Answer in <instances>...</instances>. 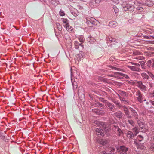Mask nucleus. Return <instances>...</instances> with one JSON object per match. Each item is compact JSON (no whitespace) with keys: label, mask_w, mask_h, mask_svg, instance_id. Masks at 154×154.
<instances>
[{"label":"nucleus","mask_w":154,"mask_h":154,"mask_svg":"<svg viewBox=\"0 0 154 154\" xmlns=\"http://www.w3.org/2000/svg\"><path fill=\"white\" fill-rule=\"evenodd\" d=\"M122 108L123 110L126 118L128 119H131L132 117L134 118V119L137 120H138V114L137 112L134 109L132 108H130V110L132 116L130 114V112L128 109L124 105L123 106Z\"/></svg>","instance_id":"nucleus-1"},{"label":"nucleus","mask_w":154,"mask_h":154,"mask_svg":"<svg viewBox=\"0 0 154 154\" xmlns=\"http://www.w3.org/2000/svg\"><path fill=\"white\" fill-rule=\"evenodd\" d=\"M86 23L90 27H92L94 26H98L100 23L93 17H87L86 18Z\"/></svg>","instance_id":"nucleus-2"},{"label":"nucleus","mask_w":154,"mask_h":154,"mask_svg":"<svg viewBox=\"0 0 154 154\" xmlns=\"http://www.w3.org/2000/svg\"><path fill=\"white\" fill-rule=\"evenodd\" d=\"M129 63L134 65V66H127V67L129 68L131 71L137 72H140L141 71V69L140 68V66L139 63L132 62H130Z\"/></svg>","instance_id":"nucleus-3"},{"label":"nucleus","mask_w":154,"mask_h":154,"mask_svg":"<svg viewBox=\"0 0 154 154\" xmlns=\"http://www.w3.org/2000/svg\"><path fill=\"white\" fill-rule=\"evenodd\" d=\"M135 95L137 97V98L139 102L141 103L143 101H145L146 100V99L144 100L143 94L139 90L137 91L136 92Z\"/></svg>","instance_id":"nucleus-4"},{"label":"nucleus","mask_w":154,"mask_h":154,"mask_svg":"<svg viewBox=\"0 0 154 154\" xmlns=\"http://www.w3.org/2000/svg\"><path fill=\"white\" fill-rule=\"evenodd\" d=\"M119 154H127V152L128 150V148L124 146H120L117 148Z\"/></svg>","instance_id":"nucleus-5"},{"label":"nucleus","mask_w":154,"mask_h":154,"mask_svg":"<svg viewBox=\"0 0 154 154\" xmlns=\"http://www.w3.org/2000/svg\"><path fill=\"white\" fill-rule=\"evenodd\" d=\"M71 78L73 77L76 79H79L80 78L79 72L76 70L72 69V68H71Z\"/></svg>","instance_id":"nucleus-6"},{"label":"nucleus","mask_w":154,"mask_h":154,"mask_svg":"<svg viewBox=\"0 0 154 154\" xmlns=\"http://www.w3.org/2000/svg\"><path fill=\"white\" fill-rule=\"evenodd\" d=\"M137 122L139 126V129L140 131L142 132H145L146 130L145 127V125L143 122L139 120H137Z\"/></svg>","instance_id":"nucleus-7"},{"label":"nucleus","mask_w":154,"mask_h":154,"mask_svg":"<svg viewBox=\"0 0 154 154\" xmlns=\"http://www.w3.org/2000/svg\"><path fill=\"white\" fill-rule=\"evenodd\" d=\"M124 10L125 11H129L130 12H132L134 11V5L127 4L125 6L123 7Z\"/></svg>","instance_id":"nucleus-8"},{"label":"nucleus","mask_w":154,"mask_h":154,"mask_svg":"<svg viewBox=\"0 0 154 154\" xmlns=\"http://www.w3.org/2000/svg\"><path fill=\"white\" fill-rule=\"evenodd\" d=\"M105 106L108 109H109L110 111L112 112H113L116 109V106L114 104L109 101H108L106 103Z\"/></svg>","instance_id":"nucleus-9"},{"label":"nucleus","mask_w":154,"mask_h":154,"mask_svg":"<svg viewBox=\"0 0 154 154\" xmlns=\"http://www.w3.org/2000/svg\"><path fill=\"white\" fill-rule=\"evenodd\" d=\"M115 117L119 119H122L123 117L125 116V114H124L121 111L119 110L114 114Z\"/></svg>","instance_id":"nucleus-10"},{"label":"nucleus","mask_w":154,"mask_h":154,"mask_svg":"<svg viewBox=\"0 0 154 154\" xmlns=\"http://www.w3.org/2000/svg\"><path fill=\"white\" fill-rule=\"evenodd\" d=\"M135 144L137 146V148L139 149H142L144 148L143 143H140L138 142L137 140L135 141L134 142Z\"/></svg>","instance_id":"nucleus-11"},{"label":"nucleus","mask_w":154,"mask_h":154,"mask_svg":"<svg viewBox=\"0 0 154 154\" xmlns=\"http://www.w3.org/2000/svg\"><path fill=\"white\" fill-rule=\"evenodd\" d=\"M106 39L107 41H109L110 42V43H111V45L115 44L116 43H117L118 42L116 41V40L112 38L111 36H109L106 38Z\"/></svg>","instance_id":"nucleus-12"},{"label":"nucleus","mask_w":154,"mask_h":154,"mask_svg":"<svg viewBox=\"0 0 154 154\" xmlns=\"http://www.w3.org/2000/svg\"><path fill=\"white\" fill-rule=\"evenodd\" d=\"M99 4V1L98 0H91L89 5L91 7L93 8Z\"/></svg>","instance_id":"nucleus-13"},{"label":"nucleus","mask_w":154,"mask_h":154,"mask_svg":"<svg viewBox=\"0 0 154 154\" xmlns=\"http://www.w3.org/2000/svg\"><path fill=\"white\" fill-rule=\"evenodd\" d=\"M78 93V96L79 97H84V90L82 86H80L79 87Z\"/></svg>","instance_id":"nucleus-14"},{"label":"nucleus","mask_w":154,"mask_h":154,"mask_svg":"<svg viewBox=\"0 0 154 154\" xmlns=\"http://www.w3.org/2000/svg\"><path fill=\"white\" fill-rule=\"evenodd\" d=\"M96 132V134L98 135H101V136H104V131L103 129L100 128H97L95 130Z\"/></svg>","instance_id":"nucleus-15"},{"label":"nucleus","mask_w":154,"mask_h":154,"mask_svg":"<svg viewBox=\"0 0 154 154\" xmlns=\"http://www.w3.org/2000/svg\"><path fill=\"white\" fill-rule=\"evenodd\" d=\"M138 87L141 90H146V86L143 84L141 81H139L137 82Z\"/></svg>","instance_id":"nucleus-16"},{"label":"nucleus","mask_w":154,"mask_h":154,"mask_svg":"<svg viewBox=\"0 0 154 154\" xmlns=\"http://www.w3.org/2000/svg\"><path fill=\"white\" fill-rule=\"evenodd\" d=\"M127 136L128 138L132 139L134 137V134L133 132L131 131H128L126 133Z\"/></svg>","instance_id":"nucleus-17"},{"label":"nucleus","mask_w":154,"mask_h":154,"mask_svg":"<svg viewBox=\"0 0 154 154\" xmlns=\"http://www.w3.org/2000/svg\"><path fill=\"white\" fill-rule=\"evenodd\" d=\"M96 124H98V125L100 127L102 126L103 128H105L106 127V123L104 122L97 121Z\"/></svg>","instance_id":"nucleus-18"},{"label":"nucleus","mask_w":154,"mask_h":154,"mask_svg":"<svg viewBox=\"0 0 154 154\" xmlns=\"http://www.w3.org/2000/svg\"><path fill=\"white\" fill-rule=\"evenodd\" d=\"M132 130L135 135H137L140 131L138 126H136L132 128Z\"/></svg>","instance_id":"nucleus-19"},{"label":"nucleus","mask_w":154,"mask_h":154,"mask_svg":"<svg viewBox=\"0 0 154 154\" xmlns=\"http://www.w3.org/2000/svg\"><path fill=\"white\" fill-rule=\"evenodd\" d=\"M65 27L67 30L69 32H72L73 30V28L69 25L68 23H67L64 26Z\"/></svg>","instance_id":"nucleus-20"},{"label":"nucleus","mask_w":154,"mask_h":154,"mask_svg":"<svg viewBox=\"0 0 154 154\" xmlns=\"http://www.w3.org/2000/svg\"><path fill=\"white\" fill-rule=\"evenodd\" d=\"M118 93L123 97H127L128 96V93L122 91H119Z\"/></svg>","instance_id":"nucleus-21"},{"label":"nucleus","mask_w":154,"mask_h":154,"mask_svg":"<svg viewBox=\"0 0 154 154\" xmlns=\"http://www.w3.org/2000/svg\"><path fill=\"white\" fill-rule=\"evenodd\" d=\"M117 25V23L114 21H111L109 23V26L112 27H115Z\"/></svg>","instance_id":"nucleus-22"},{"label":"nucleus","mask_w":154,"mask_h":154,"mask_svg":"<svg viewBox=\"0 0 154 154\" xmlns=\"http://www.w3.org/2000/svg\"><path fill=\"white\" fill-rule=\"evenodd\" d=\"M120 101H121L122 103H123L125 104H129L130 103V101L128 99H126L124 97H123Z\"/></svg>","instance_id":"nucleus-23"},{"label":"nucleus","mask_w":154,"mask_h":154,"mask_svg":"<svg viewBox=\"0 0 154 154\" xmlns=\"http://www.w3.org/2000/svg\"><path fill=\"white\" fill-rule=\"evenodd\" d=\"M145 4L146 5L149 7L152 6L153 5V2L149 0L146 1Z\"/></svg>","instance_id":"nucleus-24"},{"label":"nucleus","mask_w":154,"mask_h":154,"mask_svg":"<svg viewBox=\"0 0 154 154\" xmlns=\"http://www.w3.org/2000/svg\"><path fill=\"white\" fill-rule=\"evenodd\" d=\"M75 48L76 49H78L79 46H81L82 47H83L84 46L82 45V43H79V42L77 41H75L74 43Z\"/></svg>","instance_id":"nucleus-25"},{"label":"nucleus","mask_w":154,"mask_h":154,"mask_svg":"<svg viewBox=\"0 0 154 154\" xmlns=\"http://www.w3.org/2000/svg\"><path fill=\"white\" fill-rule=\"evenodd\" d=\"M127 122L132 126L133 127L135 125V122L132 119H128L127 120Z\"/></svg>","instance_id":"nucleus-26"},{"label":"nucleus","mask_w":154,"mask_h":154,"mask_svg":"<svg viewBox=\"0 0 154 154\" xmlns=\"http://www.w3.org/2000/svg\"><path fill=\"white\" fill-rule=\"evenodd\" d=\"M112 102H113L114 104L116 105L118 108L120 109L121 108L122 105L120 102L118 101L112 100Z\"/></svg>","instance_id":"nucleus-27"},{"label":"nucleus","mask_w":154,"mask_h":154,"mask_svg":"<svg viewBox=\"0 0 154 154\" xmlns=\"http://www.w3.org/2000/svg\"><path fill=\"white\" fill-rule=\"evenodd\" d=\"M143 139V137L141 135H139L137 136V139L136 141L137 140V142H139V143L141 142L142 141Z\"/></svg>","instance_id":"nucleus-28"},{"label":"nucleus","mask_w":154,"mask_h":154,"mask_svg":"<svg viewBox=\"0 0 154 154\" xmlns=\"http://www.w3.org/2000/svg\"><path fill=\"white\" fill-rule=\"evenodd\" d=\"M98 142L99 143L102 144L103 145H105L107 143V142L106 141H104L103 140L101 139L98 141Z\"/></svg>","instance_id":"nucleus-29"},{"label":"nucleus","mask_w":154,"mask_h":154,"mask_svg":"<svg viewBox=\"0 0 154 154\" xmlns=\"http://www.w3.org/2000/svg\"><path fill=\"white\" fill-rule=\"evenodd\" d=\"M141 76H142L143 79L145 80L148 79L149 78L148 75L145 73H141Z\"/></svg>","instance_id":"nucleus-30"},{"label":"nucleus","mask_w":154,"mask_h":154,"mask_svg":"<svg viewBox=\"0 0 154 154\" xmlns=\"http://www.w3.org/2000/svg\"><path fill=\"white\" fill-rule=\"evenodd\" d=\"M117 74L123 77L126 79H129V77L127 75L120 72H118Z\"/></svg>","instance_id":"nucleus-31"},{"label":"nucleus","mask_w":154,"mask_h":154,"mask_svg":"<svg viewBox=\"0 0 154 154\" xmlns=\"http://www.w3.org/2000/svg\"><path fill=\"white\" fill-rule=\"evenodd\" d=\"M95 105H96V106L98 107H101L103 106L104 105L100 103L98 101H95Z\"/></svg>","instance_id":"nucleus-32"},{"label":"nucleus","mask_w":154,"mask_h":154,"mask_svg":"<svg viewBox=\"0 0 154 154\" xmlns=\"http://www.w3.org/2000/svg\"><path fill=\"white\" fill-rule=\"evenodd\" d=\"M78 39L81 43L84 42L85 41V39L82 35H80Z\"/></svg>","instance_id":"nucleus-33"},{"label":"nucleus","mask_w":154,"mask_h":154,"mask_svg":"<svg viewBox=\"0 0 154 154\" xmlns=\"http://www.w3.org/2000/svg\"><path fill=\"white\" fill-rule=\"evenodd\" d=\"M72 13L75 17L79 15V13L78 11L76 9H75Z\"/></svg>","instance_id":"nucleus-34"},{"label":"nucleus","mask_w":154,"mask_h":154,"mask_svg":"<svg viewBox=\"0 0 154 154\" xmlns=\"http://www.w3.org/2000/svg\"><path fill=\"white\" fill-rule=\"evenodd\" d=\"M116 129H117V131L118 132V136H120L121 133H122V130L118 127H116Z\"/></svg>","instance_id":"nucleus-35"},{"label":"nucleus","mask_w":154,"mask_h":154,"mask_svg":"<svg viewBox=\"0 0 154 154\" xmlns=\"http://www.w3.org/2000/svg\"><path fill=\"white\" fill-rule=\"evenodd\" d=\"M139 63H140V64H141L142 68L143 69H145L146 68L145 67V62H144L143 61H141L139 62Z\"/></svg>","instance_id":"nucleus-36"},{"label":"nucleus","mask_w":154,"mask_h":154,"mask_svg":"<svg viewBox=\"0 0 154 154\" xmlns=\"http://www.w3.org/2000/svg\"><path fill=\"white\" fill-rule=\"evenodd\" d=\"M56 26H57L58 29L60 31H61L62 30V28L61 25H60V23H57Z\"/></svg>","instance_id":"nucleus-37"},{"label":"nucleus","mask_w":154,"mask_h":154,"mask_svg":"<svg viewBox=\"0 0 154 154\" xmlns=\"http://www.w3.org/2000/svg\"><path fill=\"white\" fill-rule=\"evenodd\" d=\"M152 60H149L147 61L146 63V66L149 68H150L151 65H152Z\"/></svg>","instance_id":"nucleus-38"},{"label":"nucleus","mask_w":154,"mask_h":154,"mask_svg":"<svg viewBox=\"0 0 154 154\" xmlns=\"http://www.w3.org/2000/svg\"><path fill=\"white\" fill-rule=\"evenodd\" d=\"M99 100L103 103H104L105 105L106 104V103L108 102V101L107 100H105L103 98L100 97L99 98Z\"/></svg>","instance_id":"nucleus-39"},{"label":"nucleus","mask_w":154,"mask_h":154,"mask_svg":"<svg viewBox=\"0 0 154 154\" xmlns=\"http://www.w3.org/2000/svg\"><path fill=\"white\" fill-rule=\"evenodd\" d=\"M134 59H137V60H143L145 59V58L143 56H137L134 57Z\"/></svg>","instance_id":"nucleus-40"},{"label":"nucleus","mask_w":154,"mask_h":154,"mask_svg":"<svg viewBox=\"0 0 154 154\" xmlns=\"http://www.w3.org/2000/svg\"><path fill=\"white\" fill-rule=\"evenodd\" d=\"M136 10H137V11H139L140 12H141L143 11V8L142 7H138L136 8Z\"/></svg>","instance_id":"nucleus-41"},{"label":"nucleus","mask_w":154,"mask_h":154,"mask_svg":"<svg viewBox=\"0 0 154 154\" xmlns=\"http://www.w3.org/2000/svg\"><path fill=\"white\" fill-rule=\"evenodd\" d=\"M150 149L154 151V143H151L150 145Z\"/></svg>","instance_id":"nucleus-42"},{"label":"nucleus","mask_w":154,"mask_h":154,"mask_svg":"<svg viewBox=\"0 0 154 154\" xmlns=\"http://www.w3.org/2000/svg\"><path fill=\"white\" fill-rule=\"evenodd\" d=\"M141 53L138 51H136L134 52H133V54L134 55H140L141 54Z\"/></svg>","instance_id":"nucleus-43"},{"label":"nucleus","mask_w":154,"mask_h":154,"mask_svg":"<svg viewBox=\"0 0 154 154\" xmlns=\"http://www.w3.org/2000/svg\"><path fill=\"white\" fill-rule=\"evenodd\" d=\"M5 133V132H4L3 133H2V134H0V137L1 138V139L4 140L5 139V135H4Z\"/></svg>","instance_id":"nucleus-44"},{"label":"nucleus","mask_w":154,"mask_h":154,"mask_svg":"<svg viewBox=\"0 0 154 154\" xmlns=\"http://www.w3.org/2000/svg\"><path fill=\"white\" fill-rule=\"evenodd\" d=\"M59 14L61 16H63L65 14L63 11L61 10L59 12Z\"/></svg>","instance_id":"nucleus-45"},{"label":"nucleus","mask_w":154,"mask_h":154,"mask_svg":"<svg viewBox=\"0 0 154 154\" xmlns=\"http://www.w3.org/2000/svg\"><path fill=\"white\" fill-rule=\"evenodd\" d=\"M68 20L66 18H63L62 19V21L63 23H66V24L67 23Z\"/></svg>","instance_id":"nucleus-46"},{"label":"nucleus","mask_w":154,"mask_h":154,"mask_svg":"<svg viewBox=\"0 0 154 154\" xmlns=\"http://www.w3.org/2000/svg\"><path fill=\"white\" fill-rule=\"evenodd\" d=\"M77 83L76 82H74L72 83L73 88H77V86L76 85Z\"/></svg>","instance_id":"nucleus-47"},{"label":"nucleus","mask_w":154,"mask_h":154,"mask_svg":"<svg viewBox=\"0 0 154 154\" xmlns=\"http://www.w3.org/2000/svg\"><path fill=\"white\" fill-rule=\"evenodd\" d=\"M85 54H84V53L82 51L80 52V53L79 54V56H82V57H83L85 56Z\"/></svg>","instance_id":"nucleus-48"},{"label":"nucleus","mask_w":154,"mask_h":154,"mask_svg":"<svg viewBox=\"0 0 154 154\" xmlns=\"http://www.w3.org/2000/svg\"><path fill=\"white\" fill-rule=\"evenodd\" d=\"M149 75L152 79H154V75L151 72H149L148 73Z\"/></svg>","instance_id":"nucleus-49"},{"label":"nucleus","mask_w":154,"mask_h":154,"mask_svg":"<svg viewBox=\"0 0 154 154\" xmlns=\"http://www.w3.org/2000/svg\"><path fill=\"white\" fill-rule=\"evenodd\" d=\"M109 150L110 152L111 153H112V152H114V151L115 150V148L113 147H111L110 148Z\"/></svg>","instance_id":"nucleus-50"},{"label":"nucleus","mask_w":154,"mask_h":154,"mask_svg":"<svg viewBox=\"0 0 154 154\" xmlns=\"http://www.w3.org/2000/svg\"><path fill=\"white\" fill-rule=\"evenodd\" d=\"M150 35H149V36L145 35V36H144V38H146V39H151V38L150 37Z\"/></svg>","instance_id":"nucleus-51"},{"label":"nucleus","mask_w":154,"mask_h":154,"mask_svg":"<svg viewBox=\"0 0 154 154\" xmlns=\"http://www.w3.org/2000/svg\"><path fill=\"white\" fill-rule=\"evenodd\" d=\"M117 95L118 96L120 100L122 99V98L123 97H122L119 93V94H117Z\"/></svg>","instance_id":"nucleus-52"},{"label":"nucleus","mask_w":154,"mask_h":154,"mask_svg":"<svg viewBox=\"0 0 154 154\" xmlns=\"http://www.w3.org/2000/svg\"><path fill=\"white\" fill-rule=\"evenodd\" d=\"M114 57L113 56H112L109 58V60L111 61H112L114 60Z\"/></svg>","instance_id":"nucleus-53"},{"label":"nucleus","mask_w":154,"mask_h":154,"mask_svg":"<svg viewBox=\"0 0 154 154\" xmlns=\"http://www.w3.org/2000/svg\"><path fill=\"white\" fill-rule=\"evenodd\" d=\"M150 97H154V90L153 92L150 94Z\"/></svg>","instance_id":"nucleus-54"},{"label":"nucleus","mask_w":154,"mask_h":154,"mask_svg":"<svg viewBox=\"0 0 154 154\" xmlns=\"http://www.w3.org/2000/svg\"><path fill=\"white\" fill-rule=\"evenodd\" d=\"M55 1V0H51L50 2L52 4L55 5V3L54 2Z\"/></svg>","instance_id":"nucleus-55"},{"label":"nucleus","mask_w":154,"mask_h":154,"mask_svg":"<svg viewBox=\"0 0 154 154\" xmlns=\"http://www.w3.org/2000/svg\"><path fill=\"white\" fill-rule=\"evenodd\" d=\"M112 69L116 70H119L120 69H119V68H116V67H113V69Z\"/></svg>","instance_id":"nucleus-56"},{"label":"nucleus","mask_w":154,"mask_h":154,"mask_svg":"<svg viewBox=\"0 0 154 154\" xmlns=\"http://www.w3.org/2000/svg\"><path fill=\"white\" fill-rule=\"evenodd\" d=\"M152 60V67L153 68L154 67V60Z\"/></svg>","instance_id":"nucleus-57"},{"label":"nucleus","mask_w":154,"mask_h":154,"mask_svg":"<svg viewBox=\"0 0 154 154\" xmlns=\"http://www.w3.org/2000/svg\"><path fill=\"white\" fill-rule=\"evenodd\" d=\"M149 86L151 88H152L153 87L154 85L152 83H149Z\"/></svg>","instance_id":"nucleus-58"},{"label":"nucleus","mask_w":154,"mask_h":154,"mask_svg":"<svg viewBox=\"0 0 154 154\" xmlns=\"http://www.w3.org/2000/svg\"><path fill=\"white\" fill-rule=\"evenodd\" d=\"M101 154H109V153H107L105 151H103L101 152Z\"/></svg>","instance_id":"nucleus-59"},{"label":"nucleus","mask_w":154,"mask_h":154,"mask_svg":"<svg viewBox=\"0 0 154 154\" xmlns=\"http://www.w3.org/2000/svg\"><path fill=\"white\" fill-rule=\"evenodd\" d=\"M150 102L152 105H154V101L151 100Z\"/></svg>","instance_id":"nucleus-60"},{"label":"nucleus","mask_w":154,"mask_h":154,"mask_svg":"<svg viewBox=\"0 0 154 154\" xmlns=\"http://www.w3.org/2000/svg\"><path fill=\"white\" fill-rule=\"evenodd\" d=\"M150 37L151 38V40L154 39V36L150 35Z\"/></svg>","instance_id":"nucleus-61"},{"label":"nucleus","mask_w":154,"mask_h":154,"mask_svg":"<svg viewBox=\"0 0 154 154\" xmlns=\"http://www.w3.org/2000/svg\"><path fill=\"white\" fill-rule=\"evenodd\" d=\"M103 80L104 82H106L107 81V79L105 78H103Z\"/></svg>","instance_id":"nucleus-62"},{"label":"nucleus","mask_w":154,"mask_h":154,"mask_svg":"<svg viewBox=\"0 0 154 154\" xmlns=\"http://www.w3.org/2000/svg\"><path fill=\"white\" fill-rule=\"evenodd\" d=\"M104 95H105L106 96V97H108V94H107V93L106 92H104Z\"/></svg>","instance_id":"nucleus-63"},{"label":"nucleus","mask_w":154,"mask_h":154,"mask_svg":"<svg viewBox=\"0 0 154 154\" xmlns=\"http://www.w3.org/2000/svg\"><path fill=\"white\" fill-rule=\"evenodd\" d=\"M109 67L111 68L112 69H113V66H112L111 65H109V66H108Z\"/></svg>","instance_id":"nucleus-64"}]
</instances>
